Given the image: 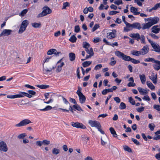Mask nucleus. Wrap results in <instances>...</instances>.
Here are the masks:
<instances>
[{"mask_svg": "<svg viewBox=\"0 0 160 160\" xmlns=\"http://www.w3.org/2000/svg\"><path fill=\"white\" fill-rule=\"evenodd\" d=\"M26 28L21 25L18 32V33L21 34L25 30Z\"/></svg>", "mask_w": 160, "mask_h": 160, "instance_id": "ea45409f", "label": "nucleus"}, {"mask_svg": "<svg viewBox=\"0 0 160 160\" xmlns=\"http://www.w3.org/2000/svg\"><path fill=\"white\" fill-rule=\"evenodd\" d=\"M149 48L147 45L144 46L143 48L140 51L141 54L145 55L147 54L148 52Z\"/></svg>", "mask_w": 160, "mask_h": 160, "instance_id": "2eb2a0df", "label": "nucleus"}, {"mask_svg": "<svg viewBox=\"0 0 160 160\" xmlns=\"http://www.w3.org/2000/svg\"><path fill=\"white\" fill-rule=\"evenodd\" d=\"M119 108L121 110L125 109L126 108V105L125 103L123 102H121L120 104Z\"/></svg>", "mask_w": 160, "mask_h": 160, "instance_id": "09e8293b", "label": "nucleus"}, {"mask_svg": "<svg viewBox=\"0 0 160 160\" xmlns=\"http://www.w3.org/2000/svg\"><path fill=\"white\" fill-rule=\"evenodd\" d=\"M147 21H149L151 24L152 26L157 23L159 20V18L157 17H155L153 18H149L146 19Z\"/></svg>", "mask_w": 160, "mask_h": 160, "instance_id": "1a4fd4ad", "label": "nucleus"}, {"mask_svg": "<svg viewBox=\"0 0 160 160\" xmlns=\"http://www.w3.org/2000/svg\"><path fill=\"white\" fill-rule=\"evenodd\" d=\"M158 8H160V2L156 4L154 7H152V8L149 9L148 10L149 12H151L152 10H157Z\"/></svg>", "mask_w": 160, "mask_h": 160, "instance_id": "7c9ffc66", "label": "nucleus"}, {"mask_svg": "<svg viewBox=\"0 0 160 160\" xmlns=\"http://www.w3.org/2000/svg\"><path fill=\"white\" fill-rule=\"evenodd\" d=\"M147 84L148 88H149L151 90H153L155 89V86L150 82L147 81Z\"/></svg>", "mask_w": 160, "mask_h": 160, "instance_id": "bb28decb", "label": "nucleus"}, {"mask_svg": "<svg viewBox=\"0 0 160 160\" xmlns=\"http://www.w3.org/2000/svg\"><path fill=\"white\" fill-rule=\"evenodd\" d=\"M158 27V26H153L152 28V32L155 33H158L160 29L159 28H157Z\"/></svg>", "mask_w": 160, "mask_h": 160, "instance_id": "393cba45", "label": "nucleus"}, {"mask_svg": "<svg viewBox=\"0 0 160 160\" xmlns=\"http://www.w3.org/2000/svg\"><path fill=\"white\" fill-rule=\"evenodd\" d=\"M69 57L70 60L73 61L75 60V54L73 52H71L69 53Z\"/></svg>", "mask_w": 160, "mask_h": 160, "instance_id": "c756f323", "label": "nucleus"}, {"mask_svg": "<svg viewBox=\"0 0 160 160\" xmlns=\"http://www.w3.org/2000/svg\"><path fill=\"white\" fill-rule=\"evenodd\" d=\"M130 36L131 37L134 38L138 41H139L140 39L141 36L138 33H131Z\"/></svg>", "mask_w": 160, "mask_h": 160, "instance_id": "dca6fc26", "label": "nucleus"}, {"mask_svg": "<svg viewBox=\"0 0 160 160\" xmlns=\"http://www.w3.org/2000/svg\"><path fill=\"white\" fill-rule=\"evenodd\" d=\"M144 0H135L134 2L137 3V4L139 6H141L142 5V4L141 2H143Z\"/></svg>", "mask_w": 160, "mask_h": 160, "instance_id": "de8ad7c7", "label": "nucleus"}, {"mask_svg": "<svg viewBox=\"0 0 160 160\" xmlns=\"http://www.w3.org/2000/svg\"><path fill=\"white\" fill-rule=\"evenodd\" d=\"M62 100L65 105H62L63 107L65 108H67L70 105V103L64 97H62Z\"/></svg>", "mask_w": 160, "mask_h": 160, "instance_id": "4be33fe9", "label": "nucleus"}, {"mask_svg": "<svg viewBox=\"0 0 160 160\" xmlns=\"http://www.w3.org/2000/svg\"><path fill=\"white\" fill-rule=\"evenodd\" d=\"M132 140L133 142L136 145H139L140 144L139 142L138 141L137 139L134 138H132Z\"/></svg>", "mask_w": 160, "mask_h": 160, "instance_id": "680f3d73", "label": "nucleus"}, {"mask_svg": "<svg viewBox=\"0 0 160 160\" xmlns=\"http://www.w3.org/2000/svg\"><path fill=\"white\" fill-rule=\"evenodd\" d=\"M50 58L49 57H48L47 58L44 60L43 61V69L44 73L45 74H47L48 72H51L52 71V69H54L55 68V67L53 66L52 68H49V65H48L47 66L44 67V63L46 62H48Z\"/></svg>", "mask_w": 160, "mask_h": 160, "instance_id": "f257e3e1", "label": "nucleus"}, {"mask_svg": "<svg viewBox=\"0 0 160 160\" xmlns=\"http://www.w3.org/2000/svg\"><path fill=\"white\" fill-rule=\"evenodd\" d=\"M83 47L85 48V50L88 49L90 47V44L86 42H83L82 43Z\"/></svg>", "mask_w": 160, "mask_h": 160, "instance_id": "72a5a7b5", "label": "nucleus"}, {"mask_svg": "<svg viewBox=\"0 0 160 160\" xmlns=\"http://www.w3.org/2000/svg\"><path fill=\"white\" fill-rule=\"evenodd\" d=\"M116 31L115 29L112 30V32L107 33V37L108 38H113L116 37Z\"/></svg>", "mask_w": 160, "mask_h": 160, "instance_id": "ddd939ff", "label": "nucleus"}, {"mask_svg": "<svg viewBox=\"0 0 160 160\" xmlns=\"http://www.w3.org/2000/svg\"><path fill=\"white\" fill-rule=\"evenodd\" d=\"M52 152L53 154L56 155L60 153V150L58 148H54L52 150Z\"/></svg>", "mask_w": 160, "mask_h": 160, "instance_id": "4c0bfd02", "label": "nucleus"}, {"mask_svg": "<svg viewBox=\"0 0 160 160\" xmlns=\"http://www.w3.org/2000/svg\"><path fill=\"white\" fill-rule=\"evenodd\" d=\"M140 41L142 43L145 44L146 42L145 41V37L143 35H141L140 37Z\"/></svg>", "mask_w": 160, "mask_h": 160, "instance_id": "49530a36", "label": "nucleus"}, {"mask_svg": "<svg viewBox=\"0 0 160 160\" xmlns=\"http://www.w3.org/2000/svg\"><path fill=\"white\" fill-rule=\"evenodd\" d=\"M32 123V122L28 119H24L21 121L19 123L16 124L15 126L16 127H21L26 126L27 124Z\"/></svg>", "mask_w": 160, "mask_h": 160, "instance_id": "423d86ee", "label": "nucleus"}, {"mask_svg": "<svg viewBox=\"0 0 160 160\" xmlns=\"http://www.w3.org/2000/svg\"><path fill=\"white\" fill-rule=\"evenodd\" d=\"M138 89L141 95H145L148 93L146 90L143 89L141 87H138Z\"/></svg>", "mask_w": 160, "mask_h": 160, "instance_id": "aec40b11", "label": "nucleus"}, {"mask_svg": "<svg viewBox=\"0 0 160 160\" xmlns=\"http://www.w3.org/2000/svg\"><path fill=\"white\" fill-rule=\"evenodd\" d=\"M32 26L35 28H39L41 26V24L40 22L37 23L34 22L31 23Z\"/></svg>", "mask_w": 160, "mask_h": 160, "instance_id": "cd10ccee", "label": "nucleus"}, {"mask_svg": "<svg viewBox=\"0 0 160 160\" xmlns=\"http://www.w3.org/2000/svg\"><path fill=\"white\" fill-rule=\"evenodd\" d=\"M68 107H69V110H67L65 109H63V108H59V109H60V110H62L63 112L66 111L67 112H69V110H70V111H71V112H72L73 113V110L72 109V107L70 105H69V106Z\"/></svg>", "mask_w": 160, "mask_h": 160, "instance_id": "58836bf2", "label": "nucleus"}, {"mask_svg": "<svg viewBox=\"0 0 160 160\" xmlns=\"http://www.w3.org/2000/svg\"><path fill=\"white\" fill-rule=\"evenodd\" d=\"M130 36L131 37L134 38L138 41H139L140 39L141 36L138 33H131Z\"/></svg>", "mask_w": 160, "mask_h": 160, "instance_id": "f3484780", "label": "nucleus"}, {"mask_svg": "<svg viewBox=\"0 0 160 160\" xmlns=\"http://www.w3.org/2000/svg\"><path fill=\"white\" fill-rule=\"evenodd\" d=\"M101 144L102 145H105L108 141V138L106 136H105L101 138Z\"/></svg>", "mask_w": 160, "mask_h": 160, "instance_id": "6ab92c4d", "label": "nucleus"}, {"mask_svg": "<svg viewBox=\"0 0 160 160\" xmlns=\"http://www.w3.org/2000/svg\"><path fill=\"white\" fill-rule=\"evenodd\" d=\"M129 100L130 102L132 105H134L135 104V101L133 100L132 97L129 98Z\"/></svg>", "mask_w": 160, "mask_h": 160, "instance_id": "052dcab7", "label": "nucleus"}, {"mask_svg": "<svg viewBox=\"0 0 160 160\" xmlns=\"http://www.w3.org/2000/svg\"><path fill=\"white\" fill-rule=\"evenodd\" d=\"M88 123L92 127H95L97 128L98 127H101L100 123L96 121L89 120L88 121Z\"/></svg>", "mask_w": 160, "mask_h": 160, "instance_id": "9b49d317", "label": "nucleus"}, {"mask_svg": "<svg viewBox=\"0 0 160 160\" xmlns=\"http://www.w3.org/2000/svg\"><path fill=\"white\" fill-rule=\"evenodd\" d=\"M145 62H154V63H160V62L159 61L155 60L154 58H146L144 60Z\"/></svg>", "mask_w": 160, "mask_h": 160, "instance_id": "412c9836", "label": "nucleus"}, {"mask_svg": "<svg viewBox=\"0 0 160 160\" xmlns=\"http://www.w3.org/2000/svg\"><path fill=\"white\" fill-rule=\"evenodd\" d=\"M86 52L87 53H88L89 55H90L91 56H93L94 54V52H93V50L92 48H90L89 49H87L85 50Z\"/></svg>", "mask_w": 160, "mask_h": 160, "instance_id": "f704fd0d", "label": "nucleus"}, {"mask_svg": "<svg viewBox=\"0 0 160 160\" xmlns=\"http://www.w3.org/2000/svg\"><path fill=\"white\" fill-rule=\"evenodd\" d=\"M139 76L142 83V84H144L146 81L145 75L144 74L142 75L140 74Z\"/></svg>", "mask_w": 160, "mask_h": 160, "instance_id": "5701e85b", "label": "nucleus"}, {"mask_svg": "<svg viewBox=\"0 0 160 160\" xmlns=\"http://www.w3.org/2000/svg\"><path fill=\"white\" fill-rule=\"evenodd\" d=\"M149 79L155 84H157L158 82V75L157 73L152 72L150 76L149 77Z\"/></svg>", "mask_w": 160, "mask_h": 160, "instance_id": "9d476101", "label": "nucleus"}, {"mask_svg": "<svg viewBox=\"0 0 160 160\" xmlns=\"http://www.w3.org/2000/svg\"><path fill=\"white\" fill-rule=\"evenodd\" d=\"M28 24L29 21L27 20H25L22 22L21 26L26 28Z\"/></svg>", "mask_w": 160, "mask_h": 160, "instance_id": "473e14b6", "label": "nucleus"}, {"mask_svg": "<svg viewBox=\"0 0 160 160\" xmlns=\"http://www.w3.org/2000/svg\"><path fill=\"white\" fill-rule=\"evenodd\" d=\"M132 54L133 55L139 56L141 55V53L140 51H134L132 52Z\"/></svg>", "mask_w": 160, "mask_h": 160, "instance_id": "a18cd8bd", "label": "nucleus"}, {"mask_svg": "<svg viewBox=\"0 0 160 160\" xmlns=\"http://www.w3.org/2000/svg\"><path fill=\"white\" fill-rule=\"evenodd\" d=\"M99 27V24H95L92 29V32H94Z\"/></svg>", "mask_w": 160, "mask_h": 160, "instance_id": "0e129e2a", "label": "nucleus"}, {"mask_svg": "<svg viewBox=\"0 0 160 160\" xmlns=\"http://www.w3.org/2000/svg\"><path fill=\"white\" fill-rule=\"evenodd\" d=\"M114 3L115 4L119 5L120 4H122V0H116Z\"/></svg>", "mask_w": 160, "mask_h": 160, "instance_id": "bf43d9fd", "label": "nucleus"}, {"mask_svg": "<svg viewBox=\"0 0 160 160\" xmlns=\"http://www.w3.org/2000/svg\"><path fill=\"white\" fill-rule=\"evenodd\" d=\"M77 38L75 35H72L69 39V41L71 42L74 43L76 42L77 40Z\"/></svg>", "mask_w": 160, "mask_h": 160, "instance_id": "e433bc0d", "label": "nucleus"}, {"mask_svg": "<svg viewBox=\"0 0 160 160\" xmlns=\"http://www.w3.org/2000/svg\"><path fill=\"white\" fill-rule=\"evenodd\" d=\"M26 136V133H22L19 134L17 137V138L19 139L23 138Z\"/></svg>", "mask_w": 160, "mask_h": 160, "instance_id": "864d4df0", "label": "nucleus"}, {"mask_svg": "<svg viewBox=\"0 0 160 160\" xmlns=\"http://www.w3.org/2000/svg\"><path fill=\"white\" fill-rule=\"evenodd\" d=\"M102 66L101 64H99L96 65L94 68V69L96 70H97L100 69L102 67Z\"/></svg>", "mask_w": 160, "mask_h": 160, "instance_id": "e2e57ef3", "label": "nucleus"}, {"mask_svg": "<svg viewBox=\"0 0 160 160\" xmlns=\"http://www.w3.org/2000/svg\"><path fill=\"white\" fill-rule=\"evenodd\" d=\"M119 12H118L116 11H112L110 12L109 14L110 15H112L116 14L117 13H119Z\"/></svg>", "mask_w": 160, "mask_h": 160, "instance_id": "69168bd1", "label": "nucleus"}, {"mask_svg": "<svg viewBox=\"0 0 160 160\" xmlns=\"http://www.w3.org/2000/svg\"><path fill=\"white\" fill-rule=\"evenodd\" d=\"M52 108V107L50 106H48L42 109H40V110L42 111H46L51 110Z\"/></svg>", "mask_w": 160, "mask_h": 160, "instance_id": "c03bdc74", "label": "nucleus"}, {"mask_svg": "<svg viewBox=\"0 0 160 160\" xmlns=\"http://www.w3.org/2000/svg\"><path fill=\"white\" fill-rule=\"evenodd\" d=\"M109 130L111 133L113 135V136L118 138V137L116 136V135H117V133L114 128L112 127H111L109 128Z\"/></svg>", "mask_w": 160, "mask_h": 160, "instance_id": "c85d7f7f", "label": "nucleus"}, {"mask_svg": "<svg viewBox=\"0 0 160 160\" xmlns=\"http://www.w3.org/2000/svg\"><path fill=\"white\" fill-rule=\"evenodd\" d=\"M71 124L73 127L77 128H80L82 129H85L86 128V126L81 123L72 122Z\"/></svg>", "mask_w": 160, "mask_h": 160, "instance_id": "6e6552de", "label": "nucleus"}, {"mask_svg": "<svg viewBox=\"0 0 160 160\" xmlns=\"http://www.w3.org/2000/svg\"><path fill=\"white\" fill-rule=\"evenodd\" d=\"M36 86L39 88L41 89H46L49 87V86L48 85H36Z\"/></svg>", "mask_w": 160, "mask_h": 160, "instance_id": "2f4dec72", "label": "nucleus"}, {"mask_svg": "<svg viewBox=\"0 0 160 160\" xmlns=\"http://www.w3.org/2000/svg\"><path fill=\"white\" fill-rule=\"evenodd\" d=\"M135 85L136 84L134 82H130L127 84V86L129 87H134L135 86Z\"/></svg>", "mask_w": 160, "mask_h": 160, "instance_id": "774afa93", "label": "nucleus"}, {"mask_svg": "<svg viewBox=\"0 0 160 160\" xmlns=\"http://www.w3.org/2000/svg\"><path fill=\"white\" fill-rule=\"evenodd\" d=\"M8 150V146L3 141H0V151L6 152Z\"/></svg>", "mask_w": 160, "mask_h": 160, "instance_id": "0eeeda50", "label": "nucleus"}, {"mask_svg": "<svg viewBox=\"0 0 160 160\" xmlns=\"http://www.w3.org/2000/svg\"><path fill=\"white\" fill-rule=\"evenodd\" d=\"M130 61H131L132 63L134 64H138L140 62L139 61L137 60L136 59L132 58L130 59Z\"/></svg>", "mask_w": 160, "mask_h": 160, "instance_id": "6e6d98bb", "label": "nucleus"}, {"mask_svg": "<svg viewBox=\"0 0 160 160\" xmlns=\"http://www.w3.org/2000/svg\"><path fill=\"white\" fill-rule=\"evenodd\" d=\"M92 63V61H87L83 62L82 65L83 67H86L90 65Z\"/></svg>", "mask_w": 160, "mask_h": 160, "instance_id": "c9c22d12", "label": "nucleus"}, {"mask_svg": "<svg viewBox=\"0 0 160 160\" xmlns=\"http://www.w3.org/2000/svg\"><path fill=\"white\" fill-rule=\"evenodd\" d=\"M69 4L68 2H64L63 3V6H62V9H66V8L67 7L69 6Z\"/></svg>", "mask_w": 160, "mask_h": 160, "instance_id": "5fc2aeb1", "label": "nucleus"}, {"mask_svg": "<svg viewBox=\"0 0 160 160\" xmlns=\"http://www.w3.org/2000/svg\"><path fill=\"white\" fill-rule=\"evenodd\" d=\"M130 11L131 12L133 13L135 15H138L140 13L138 11V8H135L133 6L131 7Z\"/></svg>", "mask_w": 160, "mask_h": 160, "instance_id": "a211bd4d", "label": "nucleus"}, {"mask_svg": "<svg viewBox=\"0 0 160 160\" xmlns=\"http://www.w3.org/2000/svg\"><path fill=\"white\" fill-rule=\"evenodd\" d=\"M125 25L126 27L124 28V31L125 32H128L133 29L132 24L128 22Z\"/></svg>", "mask_w": 160, "mask_h": 160, "instance_id": "4468645a", "label": "nucleus"}, {"mask_svg": "<svg viewBox=\"0 0 160 160\" xmlns=\"http://www.w3.org/2000/svg\"><path fill=\"white\" fill-rule=\"evenodd\" d=\"M152 26V25L151 24V23L149 22H148L146 23L143 25L142 29H149Z\"/></svg>", "mask_w": 160, "mask_h": 160, "instance_id": "a878e982", "label": "nucleus"}, {"mask_svg": "<svg viewBox=\"0 0 160 160\" xmlns=\"http://www.w3.org/2000/svg\"><path fill=\"white\" fill-rule=\"evenodd\" d=\"M124 150L127 151L129 152H132V150L131 149L127 146H124Z\"/></svg>", "mask_w": 160, "mask_h": 160, "instance_id": "4d7b16f0", "label": "nucleus"}, {"mask_svg": "<svg viewBox=\"0 0 160 160\" xmlns=\"http://www.w3.org/2000/svg\"><path fill=\"white\" fill-rule=\"evenodd\" d=\"M12 32V30L10 29H5L3 30L0 34V37L8 36L10 35Z\"/></svg>", "mask_w": 160, "mask_h": 160, "instance_id": "f8f14e48", "label": "nucleus"}, {"mask_svg": "<svg viewBox=\"0 0 160 160\" xmlns=\"http://www.w3.org/2000/svg\"><path fill=\"white\" fill-rule=\"evenodd\" d=\"M114 59V58L113 57H112L111 58V61L110 62V64L111 66H114L115 65L116 63V61L113 60Z\"/></svg>", "mask_w": 160, "mask_h": 160, "instance_id": "37998d69", "label": "nucleus"}, {"mask_svg": "<svg viewBox=\"0 0 160 160\" xmlns=\"http://www.w3.org/2000/svg\"><path fill=\"white\" fill-rule=\"evenodd\" d=\"M56 51V49H51L49 50L47 54L48 55H52L53 54L54 52Z\"/></svg>", "mask_w": 160, "mask_h": 160, "instance_id": "8fccbe9b", "label": "nucleus"}, {"mask_svg": "<svg viewBox=\"0 0 160 160\" xmlns=\"http://www.w3.org/2000/svg\"><path fill=\"white\" fill-rule=\"evenodd\" d=\"M28 11V10L27 9H25L23 10L19 14V15L22 17H23L25 14H26L27 12Z\"/></svg>", "mask_w": 160, "mask_h": 160, "instance_id": "79ce46f5", "label": "nucleus"}, {"mask_svg": "<svg viewBox=\"0 0 160 160\" xmlns=\"http://www.w3.org/2000/svg\"><path fill=\"white\" fill-rule=\"evenodd\" d=\"M23 97L24 96H26L28 98H31L32 97V96L29 93H27L25 92H23Z\"/></svg>", "mask_w": 160, "mask_h": 160, "instance_id": "338daca9", "label": "nucleus"}, {"mask_svg": "<svg viewBox=\"0 0 160 160\" xmlns=\"http://www.w3.org/2000/svg\"><path fill=\"white\" fill-rule=\"evenodd\" d=\"M155 127V126L153 123H150L148 125V127L151 131H153L154 130Z\"/></svg>", "mask_w": 160, "mask_h": 160, "instance_id": "3c124183", "label": "nucleus"}, {"mask_svg": "<svg viewBox=\"0 0 160 160\" xmlns=\"http://www.w3.org/2000/svg\"><path fill=\"white\" fill-rule=\"evenodd\" d=\"M115 55L120 58H122L123 60L126 61H130L131 58L129 56L124 54L122 52L119 51H116L115 52Z\"/></svg>", "mask_w": 160, "mask_h": 160, "instance_id": "f03ea898", "label": "nucleus"}, {"mask_svg": "<svg viewBox=\"0 0 160 160\" xmlns=\"http://www.w3.org/2000/svg\"><path fill=\"white\" fill-rule=\"evenodd\" d=\"M133 28L138 29H140L141 27V25L139 23L135 22L132 24Z\"/></svg>", "mask_w": 160, "mask_h": 160, "instance_id": "b1692460", "label": "nucleus"}, {"mask_svg": "<svg viewBox=\"0 0 160 160\" xmlns=\"http://www.w3.org/2000/svg\"><path fill=\"white\" fill-rule=\"evenodd\" d=\"M81 88L79 87L78 90L77 92V93L79 97V100L80 102L81 103H84L85 102L86 100L85 97L83 95L82 93L81 92Z\"/></svg>", "mask_w": 160, "mask_h": 160, "instance_id": "39448f33", "label": "nucleus"}, {"mask_svg": "<svg viewBox=\"0 0 160 160\" xmlns=\"http://www.w3.org/2000/svg\"><path fill=\"white\" fill-rule=\"evenodd\" d=\"M80 31V28L79 25L75 26L74 29V32H75L78 33Z\"/></svg>", "mask_w": 160, "mask_h": 160, "instance_id": "13d9d810", "label": "nucleus"}, {"mask_svg": "<svg viewBox=\"0 0 160 160\" xmlns=\"http://www.w3.org/2000/svg\"><path fill=\"white\" fill-rule=\"evenodd\" d=\"M147 39L149 42L151 44L152 46L154 49V51L156 52H158L160 53V46L158 43H155L152 41L150 40V39H148V38H147Z\"/></svg>", "mask_w": 160, "mask_h": 160, "instance_id": "20e7f679", "label": "nucleus"}, {"mask_svg": "<svg viewBox=\"0 0 160 160\" xmlns=\"http://www.w3.org/2000/svg\"><path fill=\"white\" fill-rule=\"evenodd\" d=\"M73 107L75 108V109L78 110L79 111H82V109L80 107V106L78 104H75L73 106Z\"/></svg>", "mask_w": 160, "mask_h": 160, "instance_id": "603ef678", "label": "nucleus"}, {"mask_svg": "<svg viewBox=\"0 0 160 160\" xmlns=\"http://www.w3.org/2000/svg\"><path fill=\"white\" fill-rule=\"evenodd\" d=\"M43 9L42 11L37 16V18H39L45 16L48 14L51 13L52 12L51 10L47 6H44L43 8Z\"/></svg>", "mask_w": 160, "mask_h": 160, "instance_id": "7ed1b4c3", "label": "nucleus"}, {"mask_svg": "<svg viewBox=\"0 0 160 160\" xmlns=\"http://www.w3.org/2000/svg\"><path fill=\"white\" fill-rule=\"evenodd\" d=\"M15 98H21L23 97V92H20L19 94L15 95Z\"/></svg>", "mask_w": 160, "mask_h": 160, "instance_id": "a19ab883", "label": "nucleus"}]
</instances>
